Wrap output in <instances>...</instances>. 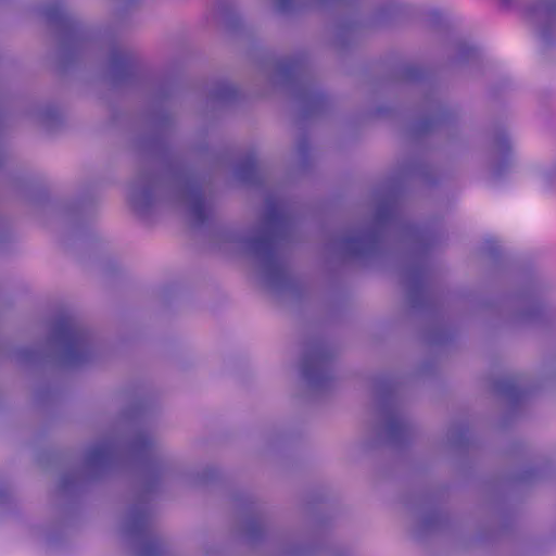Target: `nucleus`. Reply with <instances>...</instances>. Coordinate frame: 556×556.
<instances>
[{"label": "nucleus", "instance_id": "9d476101", "mask_svg": "<svg viewBox=\"0 0 556 556\" xmlns=\"http://www.w3.org/2000/svg\"><path fill=\"white\" fill-rule=\"evenodd\" d=\"M378 245L375 232H356L341 241V250L349 256H366L374 253Z\"/></svg>", "mask_w": 556, "mask_h": 556}, {"label": "nucleus", "instance_id": "7ed1b4c3", "mask_svg": "<svg viewBox=\"0 0 556 556\" xmlns=\"http://www.w3.org/2000/svg\"><path fill=\"white\" fill-rule=\"evenodd\" d=\"M101 354V342L87 327L73 318L54 324L46 346L37 349V374L46 367L62 370L83 368Z\"/></svg>", "mask_w": 556, "mask_h": 556}, {"label": "nucleus", "instance_id": "ddd939ff", "mask_svg": "<svg viewBox=\"0 0 556 556\" xmlns=\"http://www.w3.org/2000/svg\"><path fill=\"white\" fill-rule=\"evenodd\" d=\"M323 1L324 0H274L277 9L283 12L314 5Z\"/></svg>", "mask_w": 556, "mask_h": 556}, {"label": "nucleus", "instance_id": "0eeeda50", "mask_svg": "<svg viewBox=\"0 0 556 556\" xmlns=\"http://www.w3.org/2000/svg\"><path fill=\"white\" fill-rule=\"evenodd\" d=\"M410 424L403 413L394 407L387 406L380 410V425L378 434L381 441L401 443L408 434Z\"/></svg>", "mask_w": 556, "mask_h": 556}, {"label": "nucleus", "instance_id": "423d86ee", "mask_svg": "<svg viewBox=\"0 0 556 556\" xmlns=\"http://www.w3.org/2000/svg\"><path fill=\"white\" fill-rule=\"evenodd\" d=\"M302 374L313 393L326 391L333 380L331 361L323 351H315L304 359Z\"/></svg>", "mask_w": 556, "mask_h": 556}, {"label": "nucleus", "instance_id": "a211bd4d", "mask_svg": "<svg viewBox=\"0 0 556 556\" xmlns=\"http://www.w3.org/2000/svg\"><path fill=\"white\" fill-rule=\"evenodd\" d=\"M18 357L21 361L31 362L35 357V350L33 348H28L26 351L21 352Z\"/></svg>", "mask_w": 556, "mask_h": 556}, {"label": "nucleus", "instance_id": "6ab92c4d", "mask_svg": "<svg viewBox=\"0 0 556 556\" xmlns=\"http://www.w3.org/2000/svg\"><path fill=\"white\" fill-rule=\"evenodd\" d=\"M9 498V490L5 484H0V504L7 503Z\"/></svg>", "mask_w": 556, "mask_h": 556}, {"label": "nucleus", "instance_id": "412c9836", "mask_svg": "<svg viewBox=\"0 0 556 556\" xmlns=\"http://www.w3.org/2000/svg\"><path fill=\"white\" fill-rule=\"evenodd\" d=\"M161 472H184L177 465L169 464L160 470Z\"/></svg>", "mask_w": 556, "mask_h": 556}, {"label": "nucleus", "instance_id": "2eb2a0df", "mask_svg": "<svg viewBox=\"0 0 556 556\" xmlns=\"http://www.w3.org/2000/svg\"><path fill=\"white\" fill-rule=\"evenodd\" d=\"M128 59L124 54H116L112 59V71L118 72L122 71L123 73L127 72L128 70Z\"/></svg>", "mask_w": 556, "mask_h": 556}, {"label": "nucleus", "instance_id": "4468645a", "mask_svg": "<svg viewBox=\"0 0 556 556\" xmlns=\"http://www.w3.org/2000/svg\"><path fill=\"white\" fill-rule=\"evenodd\" d=\"M394 206L391 203L382 204L377 212V224H384L393 214Z\"/></svg>", "mask_w": 556, "mask_h": 556}, {"label": "nucleus", "instance_id": "f8f14e48", "mask_svg": "<svg viewBox=\"0 0 556 556\" xmlns=\"http://www.w3.org/2000/svg\"><path fill=\"white\" fill-rule=\"evenodd\" d=\"M296 74L298 67L294 64L282 62L275 67L273 79L275 84H285L296 76Z\"/></svg>", "mask_w": 556, "mask_h": 556}, {"label": "nucleus", "instance_id": "6e6552de", "mask_svg": "<svg viewBox=\"0 0 556 556\" xmlns=\"http://www.w3.org/2000/svg\"><path fill=\"white\" fill-rule=\"evenodd\" d=\"M530 11L538 36L549 45L556 35V0H536Z\"/></svg>", "mask_w": 556, "mask_h": 556}, {"label": "nucleus", "instance_id": "39448f33", "mask_svg": "<svg viewBox=\"0 0 556 556\" xmlns=\"http://www.w3.org/2000/svg\"><path fill=\"white\" fill-rule=\"evenodd\" d=\"M151 519V510L146 502L132 506L123 519L122 530L129 535L137 556H152L154 542L146 535Z\"/></svg>", "mask_w": 556, "mask_h": 556}, {"label": "nucleus", "instance_id": "aec40b11", "mask_svg": "<svg viewBox=\"0 0 556 556\" xmlns=\"http://www.w3.org/2000/svg\"><path fill=\"white\" fill-rule=\"evenodd\" d=\"M232 94H235V89L230 86L224 88V91L219 93L217 97L220 99H229Z\"/></svg>", "mask_w": 556, "mask_h": 556}, {"label": "nucleus", "instance_id": "f257e3e1", "mask_svg": "<svg viewBox=\"0 0 556 556\" xmlns=\"http://www.w3.org/2000/svg\"><path fill=\"white\" fill-rule=\"evenodd\" d=\"M287 226L288 219L282 211L276 206L268 207L258 225L251 229L225 230L220 240L225 250L253 261L269 287L280 288L287 280V271L277 249V239Z\"/></svg>", "mask_w": 556, "mask_h": 556}, {"label": "nucleus", "instance_id": "f3484780", "mask_svg": "<svg viewBox=\"0 0 556 556\" xmlns=\"http://www.w3.org/2000/svg\"><path fill=\"white\" fill-rule=\"evenodd\" d=\"M254 172V164H249L247 168H239L237 172L238 177L243 181H250L252 173Z\"/></svg>", "mask_w": 556, "mask_h": 556}, {"label": "nucleus", "instance_id": "9b49d317", "mask_svg": "<svg viewBox=\"0 0 556 556\" xmlns=\"http://www.w3.org/2000/svg\"><path fill=\"white\" fill-rule=\"evenodd\" d=\"M62 123V116L56 109L41 108L37 111V125H40L48 132L55 130Z\"/></svg>", "mask_w": 556, "mask_h": 556}, {"label": "nucleus", "instance_id": "1a4fd4ad", "mask_svg": "<svg viewBox=\"0 0 556 556\" xmlns=\"http://www.w3.org/2000/svg\"><path fill=\"white\" fill-rule=\"evenodd\" d=\"M513 165L511 143L506 134L495 138L492 147L490 173L494 179L502 177Z\"/></svg>", "mask_w": 556, "mask_h": 556}, {"label": "nucleus", "instance_id": "dca6fc26", "mask_svg": "<svg viewBox=\"0 0 556 556\" xmlns=\"http://www.w3.org/2000/svg\"><path fill=\"white\" fill-rule=\"evenodd\" d=\"M541 311V307L536 304H530L525 312L519 316L520 319L530 320L534 318Z\"/></svg>", "mask_w": 556, "mask_h": 556}, {"label": "nucleus", "instance_id": "20e7f679", "mask_svg": "<svg viewBox=\"0 0 556 556\" xmlns=\"http://www.w3.org/2000/svg\"><path fill=\"white\" fill-rule=\"evenodd\" d=\"M154 438L136 427L132 417L122 418L110 435L90 446L83 465V475L87 478H98L112 466L122 448L130 453H141L151 448Z\"/></svg>", "mask_w": 556, "mask_h": 556}, {"label": "nucleus", "instance_id": "f03ea898", "mask_svg": "<svg viewBox=\"0 0 556 556\" xmlns=\"http://www.w3.org/2000/svg\"><path fill=\"white\" fill-rule=\"evenodd\" d=\"M128 201L141 215L165 202L186 210L198 223L204 222L211 211V203L193 178L180 174L161 176L146 169L139 170L130 181Z\"/></svg>", "mask_w": 556, "mask_h": 556}]
</instances>
